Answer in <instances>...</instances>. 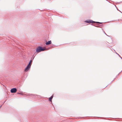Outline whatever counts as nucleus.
<instances>
[{
    "label": "nucleus",
    "mask_w": 122,
    "mask_h": 122,
    "mask_svg": "<svg viewBox=\"0 0 122 122\" xmlns=\"http://www.w3.org/2000/svg\"><path fill=\"white\" fill-rule=\"evenodd\" d=\"M97 23H99V24H101V23H100V22H97Z\"/></svg>",
    "instance_id": "obj_8"
},
{
    "label": "nucleus",
    "mask_w": 122,
    "mask_h": 122,
    "mask_svg": "<svg viewBox=\"0 0 122 122\" xmlns=\"http://www.w3.org/2000/svg\"><path fill=\"white\" fill-rule=\"evenodd\" d=\"M17 91V89L15 88H13L11 89V92L12 93H15Z\"/></svg>",
    "instance_id": "obj_3"
},
{
    "label": "nucleus",
    "mask_w": 122,
    "mask_h": 122,
    "mask_svg": "<svg viewBox=\"0 0 122 122\" xmlns=\"http://www.w3.org/2000/svg\"><path fill=\"white\" fill-rule=\"evenodd\" d=\"M31 62H32V61H31V60L30 61V62H29V63L28 64V65H30V66H31Z\"/></svg>",
    "instance_id": "obj_7"
},
{
    "label": "nucleus",
    "mask_w": 122,
    "mask_h": 122,
    "mask_svg": "<svg viewBox=\"0 0 122 122\" xmlns=\"http://www.w3.org/2000/svg\"><path fill=\"white\" fill-rule=\"evenodd\" d=\"M31 66L28 65L27 66L25 70V72H27L30 69Z\"/></svg>",
    "instance_id": "obj_2"
},
{
    "label": "nucleus",
    "mask_w": 122,
    "mask_h": 122,
    "mask_svg": "<svg viewBox=\"0 0 122 122\" xmlns=\"http://www.w3.org/2000/svg\"><path fill=\"white\" fill-rule=\"evenodd\" d=\"M18 93V94H22L21 93Z\"/></svg>",
    "instance_id": "obj_9"
},
{
    "label": "nucleus",
    "mask_w": 122,
    "mask_h": 122,
    "mask_svg": "<svg viewBox=\"0 0 122 122\" xmlns=\"http://www.w3.org/2000/svg\"><path fill=\"white\" fill-rule=\"evenodd\" d=\"M53 97V96H51L49 98V101L50 102H51V100L52 99V98Z\"/></svg>",
    "instance_id": "obj_6"
},
{
    "label": "nucleus",
    "mask_w": 122,
    "mask_h": 122,
    "mask_svg": "<svg viewBox=\"0 0 122 122\" xmlns=\"http://www.w3.org/2000/svg\"><path fill=\"white\" fill-rule=\"evenodd\" d=\"M51 41H50L47 42L46 43V44L47 45H49L51 44Z\"/></svg>",
    "instance_id": "obj_5"
},
{
    "label": "nucleus",
    "mask_w": 122,
    "mask_h": 122,
    "mask_svg": "<svg viewBox=\"0 0 122 122\" xmlns=\"http://www.w3.org/2000/svg\"><path fill=\"white\" fill-rule=\"evenodd\" d=\"M85 22L88 23H92V22H93L92 20H86L85 21Z\"/></svg>",
    "instance_id": "obj_4"
},
{
    "label": "nucleus",
    "mask_w": 122,
    "mask_h": 122,
    "mask_svg": "<svg viewBox=\"0 0 122 122\" xmlns=\"http://www.w3.org/2000/svg\"><path fill=\"white\" fill-rule=\"evenodd\" d=\"M45 50V49L42 48L41 46L38 47L36 49V52L37 53H39L40 52L43 51Z\"/></svg>",
    "instance_id": "obj_1"
}]
</instances>
